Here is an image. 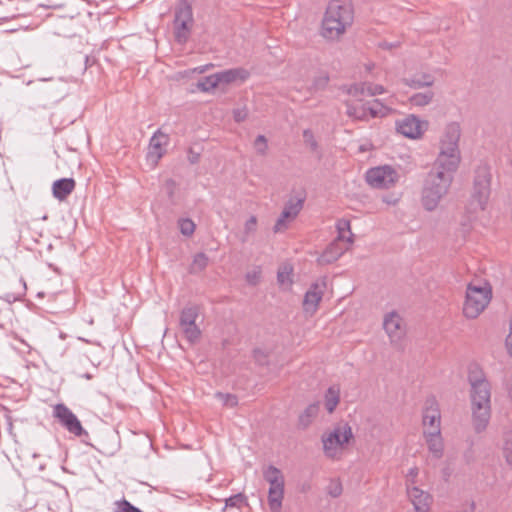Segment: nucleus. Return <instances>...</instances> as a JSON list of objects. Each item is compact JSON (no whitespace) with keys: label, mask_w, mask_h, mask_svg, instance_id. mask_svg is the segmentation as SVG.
<instances>
[{"label":"nucleus","mask_w":512,"mask_h":512,"mask_svg":"<svg viewBox=\"0 0 512 512\" xmlns=\"http://www.w3.org/2000/svg\"><path fill=\"white\" fill-rule=\"evenodd\" d=\"M468 381L469 384L472 385L483 384L486 381V377L482 368L477 364L470 365L468 371Z\"/></svg>","instance_id":"34"},{"label":"nucleus","mask_w":512,"mask_h":512,"mask_svg":"<svg viewBox=\"0 0 512 512\" xmlns=\"http://www.w3.org/2000/svg\"><path fill=\"white\" fill-rule=\"evenodd\" d=\"M216 397L219 398L223 405L227 407L232 408L238 404V398L234 394L218 392L216 393Z\"/></svg>","instance_id":"43"},{"label":"nucleus","mask_w":512,"mask_h":512,"mask_svg":"<svg viewBox=\"0 0 512 512\" xmlns=\"http://www.w3.org/2000/svg\"><path fill=\"white\" fill-rule=\"evenodd\" d=\"M303 203H304V200L303 199H297V200H292L290 199L284 206V209L286 211H289L290 214L292 215V217H297V215L300 213V211L302 210L303 208Z\"/></svg>","instance_id":"40"},{"label":"nucleus","mask_w":512,"mask_h":512,"mask_svg":"<svg viewBox=\"0 0 512 512\" xmlns=\"http://www.w3.org/2000/svg\"><path fill=\"white\" fill-rule=\"evenodd\" d=\"M344 104L346 106V114L348 117L359 121L368 120V116H370L368 103L358 104L350 100H346Z\"/></svg>","instance_id":"23"},{"label":"nucleus","mask_w":512,"mask_h":512,"mask_svg":"<svg viewBox=\"0 0 512 512\" xmlns=\"http://www.w3.org/2000/svg\"><path fill=\"white\" fill-rule=\"evenodd\" d=\"M174 22L194 23L192 6L187 0H179L175 10Z\"/></svg>","instance_id":"26"},{"label":"nucleus","mask_w":512,"mask_h":512,"mask_svg":"<svg viewBox=\"0 0 512 512\" xmlns=\"http://www.w3.org/2000/svg\"><path fill=\"white\" fill-rule=\"evenodd\" d=\"M281 218H283L284 220H292V219H295V217H292V215L290 214L289 211H286L285 209H283L281 215H280Z\"/></svg>","instance_id":"61"},{"label":"nucleus","mask_w":512,"mask_h":512,"mask_svg":"<svg viewBox=\"0 0 512 512\" xmlns=\"http://www.w3.org/2000/svg\"><path fill=\"white\" fill-rule=\"evenodd\" d=\"M218 86L221 84H230L240 79L244 81L248 77V72L243 68H233L215 73Z\"/></svg>","instance_id":"22"},{"label":"nucleus","mask_w":512,"mask_h":512,"mask_svg":"<svg viewBox=\"0 0 512 512\" xmlns=\"http://www.w3.org/2000/svg\"><path fill=\"white\" fill-rule=\"evenodd\" d=\"M131 372L137 374V376L139 378V381H141V382H145L146 381L144 376L141 375L142 372H141V370H140V368H139V366L137 364H133L132 365Z\"/></svg>","instance_id":"58"},{"label":"nucleus","mask_w":512,"mask_h":512,"mask_svg":"<svg viewBox=\"0 0 512 512\" xmlns=\"http://www.w3.org/2000/svg\"><path fill=\"white\" fill-rule=\"evenodd\" d=\"M217 80L218 79L216 78V74L206 76L198 81L197 87L203 92H208L211 89L218 87Z\"/></svg>","instance_id":"37"},{"label":"nucleus","mask_w":512,"mask_h":512,"mask_svg":"<svg viewBox=\"0 0 512 512\" xmlns=\"http://www.w3.org/2000/svg\"><path fill=\"white\" fill-rule=\"evenodd\" d=\"M257 228V218L256 216H251L245 223L244 232L246 235L253 233Z\"/></svg>","instance_id":"50"},{"label":"nucleus","mask_w":512,"mask_h":512,"mask_svg":"<svg viewBox=\"0 0 512 512\" xmlns=\"http://www.w3.org/2000/svg\"><path fill=\"white\" fill-rule=\"evenodd\" d=\"M184 338L190 344H196L200 341L202 332L196 322L179 326Z\"/></svg>","instance_id":"27"},{"label":"nucleus","mask_w":512,"mask_h":512,"mask_svg":"<svg viewBox=\"0 0 512 512\" xmlns=\"http://www.w3.org/2000/svg\"><path fill=\"white\" fill-rule=\"evenodd\" d=\"M423 436L426 440L429 451L434 455L435 458H441L444 451L441 429H437V431L434 432L423 431Z\"/></svg>","instance_id":"18"},{"label":"nucleus","mask_w":512,"mask_h":512,"mask_svg":"<svg viewBox=\"0 0 512 512\" xmlns=\"http://www.w3.org/2000/svg\"><path fill=\"white\" fill-rule=\"evenodd\" d=\"M397 179V172L390 166L371 168L366 173V181L374 188H389Z\"/></svg>","instance_id":"5"},{"label":"nucleus","mask_w":512,"mask_h":512,"mask_svg":"<svg viewBox=\"0 0 512 512\" xmlns=\"http://www.w3.org/2000/svg\"><path fill=\"white\" fill-rule=\"evenodd\" d=\"M198 160H199V155H195V156H193L192 158H190V162H191L192 164L197 163V162H198Z\"/></svg>","instance_id":"62"},{"label":"nucleus","mask_w":512,"mask_h":512,"mask_svg":"<svg viewBox=\"0 0 512 512\" xmlns=\"http://www.w3.org/2000/svg\"><path fill=\"white\" fill-rule=\"evenodd\" d=\"M254 148L259 155H266L268 144L267 139L264 135H258L254 140Z\"/></svg>","instance_id":"44"},{"label":"nucleus","mask_w":512,"mask_h":512,"mask_svg":"<svg viewBox=\"0 0 512 512\" xmlns=\"http://www.w3.org/2000/svg\"><path fill=\"white\" fill-rule=\"evenodd\" d=\"M176 182L173 179H167L164 183L165 191L170 200L174 198L175 190H176Z\"/></svg>","instance_id":"51"},{"label":"nucleus","mask_w":512,"mask_h":512,"mask_svg":"<svg viewBox=\"0 0 512 512\" xmlns=\"http://www.w3.org/2000/svg\"><path fill=\"white\" fill-rule=\"evenodd\" d=\"M336 228L338 231L337 240L344 241L346 240L349 243L353 242V234L351 233L350 221L346 219H340L337 221Z\"/></svg>","instance_id":"33"},{"label":"nucleus","mask_w":512,"mask_h":512,"mask_svg":"<svg viewBox=\"0 0 512 512\" xmlns=\"http://www.w3.org/2000/svg\"><path fill=\"white\" fill-rule=\"evenodd\" d=\"M38 92L46 100L58 102L65 96V86L61 80H57L55 82L42 80L38 85Z\"/></svg>","instance_id":"12"},{"label":"nucleus","mask_w":512,"mask_h":512,"mask_svg":"<svg viewBox=\"0 0 512 512\" xmlns=\"http://www.w3.org/2000/svg\"><path fill=\"white\" fill-rule=\"evenodd\" d=\"M352 428L348 423H340L334 429L322 435L323 452L330 459H339L346 444L353 439Z\"/></svg>","instance_id":"3"},{"label":"nucleus","mask_w":512,"mask_h":512,"mask_svg":"<svg viewBox=\"0 0 512 512\" xmlns=\"http://www.w3.org/2000/svg\"><path fill=\"white\" fill-rule=\"evenodd\" d=\"M329 80L330 78L328 74H322L318 77H315L313 80V88L315 90H324L327 87Z\"/></svg>","instance_id":"47"},{"label":"nucleus","mask_w":512,"mask_h":512,"mask_svg":"<svg viewBox=\"0 0 512 512\" xmlns=\"http://www.w3.org/2000/svg\"><path fill=\"white\" fill-rule=\"evenodd\" d=\"M492 298V289L488 283L477 286L470 283L467 286L463 306V314L468 319H476L488 306Z\"/></svg>","instance_id":"2"},{"label":"nucleus","mask_w":512,"mask_h":512,"mask_svg":"<svg viewBox=\"0 0 512 512\" xmlns=\"http://www.w3.org/2000/svg\"><path fill=\"white\" fill-rule=\"evenodd\" d=\"M343 488L342 484L339 480H331L328 487H327V493L333 497L337 498L342 494Z\"/></svg>","instance_id":"45"},{"label":"nucleus","mask_w":512,"mask_h":512,"mask_svg":"<svg viewBox=\"0 0 512 512\" xmlns=\"http://www.w3.org/2000/svg\"><path fill=\"white\" fill-rule=\"evenodd\" d=\"M491 193V172L487 165H480L475 170L472 203H476L480 210H485Z\"/></svg>","instance_id":"4"},{"label":"nucleus","mask_w":512,"mask_h":512,"mask_svg":"<svg viewBox=\"0 0 512 512\" xmlns=\"http://www.w3.org/2000/svg\"><path fill=\"white\" fill-rule=\"evenodd\" d=\"M248 117V110L246 108H238L233 110V118L235 122L241 123Z\"/></svg>","instance_id":"49"},{"label":"nucleus","mask_w":512,"mask_h":512,"mask_svg":"<svg viewBox=\"0 0 512 512\" xmlns=\"http://www.w3.org/2000/svg\"><path fill=\"white\" fill-rule=\"evenodd\" d=\"M363 87H365V86H364V84H362V82L352 84L347 89V93L349 95L355 97L359 102H362L361 96L365 95Z\"/></svg>","instance_id":"46"},{"label":"nucleus","mask_w":512,"mask_h":512,"mask_svg":"<svg viewBox=\"0 0 512 512\" xmlns=\"http://www.w3.org/2000/svg\"><path fill=\"white\" fill-rule=\"evenodd\" d=\"M402 82L410 88L421 89L431 87L435 82V77L432 74L421 72L414 74L410 78H403Z\"/></svg>","instance_id":"21"},{"label":"nucleus","mask_w":512,"mask_h":512,"mask_svg":"<svg viewBox=\"0 0 512 512\" xmlns=\"http://www.w3.org/2000/svg\"><path fill=\"white\" fill-rule=\"evenodd\" d=\"M54 417L58 419L60 424L64 426L71 434L75 436L87 435V432L83 429L80 421L72 411L60 403L54 406L53 411Z\"/></svg>","instance_id":"7"},{"label":"nucleus","mask_w":512,"mask_h":512,"mask_svg":"<svg viewBox=\"0 0 512 512\" xmlns=\"http://www.w3.org/2000/svg\"><path fill=\"white\" fill-rule=\"evenodd\" d=\"M83 377L87 380H91L93 378V376L90 373H85Z\"/></svg>","instance_id":"63"},{"label":"nucleus","mask_w":512,"mask_h":512,"mask_svg":"<svg viewBox=\"0 0 512 512\" xmlns=\"http://www.w3.org/2000/svg\"><path fill=\"white\" fill-rule=\"evenodd\" d=\"M362 84H364L365 87H363L364 89V93L369 95V96H373L372 95V91L373 89L371 87H373V83H370V82H362Z\"/></svg>","instance_id":"60"},{"label":"nucleus","mask_w":512,"mask_h":512,"mask_svg":"<svg viewBox=\"0 0 512 512\" xmlns=\"http://www.w3.org/2000/svg\"><path fill=\"white\" fill-rule=\"evenodd\" d=\"M326 289V280L322 279L321 282H315L311 284L309 289L304 295L303 299V310L310 315H313L319 306L320 301L324 295Z\"/></svg>","instance_id":"9"},{"label":"nucleus","mask_w":512,"mask_h":512,"mask_svg":"<svg viewBox=\"0 0 512 512\" xmlns=\"http://www.w3.org/2000/svg\"><path fill=\"white\" fill-rule=\"evenodd\" d=\"M435 93L431 90L415 93L409 98V103L413 106L423 107L429 105L434 99Z\"/></svg>","instance_id":"32"},{"label":"nucleus","mask_w":512,"mask_h":512,"mask_svg":"<svg viewBox=\"0 0 512 512\" xmlns=\"http://www.w3.org/2000/svg\"><path fill=\"white\" fill-rule=\"evenodd\" d=\"M461 128L457 122L449 123L440 143V152L424 182L421 202L425 210L434 211L445 197L460 164L458 142Z\"/></svg>","instance_id":"1"},{"label":"nucleus","mask_w":512,"mask_h":512,"mask_svg":"<svg viewBox=\"0 0 512 512\" xmlns=\"http://www.w3.org/2000/svg\"><path fill=\"white\" fill-rule=\"evenodd\" d=\"M39 6L48 9H57L62 7L63 5L58 0H44L39 3Z\"/></svg>","instance_id":"53"},{"label":"nucleus","mask_w":512,"mask_h":512,"mask_svg":"<svg viewBox=\"0 0 512 512\" xmlns=\"http://www.w3.org/2000/svg\"><path fill=\"white\" fill-rule=\"evenodd\" d=\"M422 423L424 431L434 432L441 429V412L435 397H428L424 403Z\"/></svg>","instance_id":"8"},{"label":"nucleus","mask_w":512,"mask_h":512,"mask_svg":"<svg viewBox=\"0 0 512 512\" xmlns=\"http://www.w3.org/2000/svg\"><path fill=\"white\" fill-rule=\"evenodd\" d=\"M509 396H510V398H511V400H512V386H511V388H510V390H509Z\"/></svg>","instance_id":"64"},{"label":"nucleus","mask_w":512,"mask_h":512,"mask_svg":"<svg viewBox=\"0 0 512 512\" xmlns=\"http://www.w3.org/2000/svg\"><path fill=\"white\" fill-rule=\"evenodd\" d=\"M407 493L417 512H428L431 503V496L418 487H410L407 484Z\"/></svg>","instance_id":"14"},{"label":"nucleus","mask_w":512,"mask_h":512,"mask_svg":"<svg viewBox=\"0 0 512 512\" xmlns=\"http://www.w3.org/2000/svg\"><path fill=\"white\" fill-rule=\"evenodd\" d=\"M303 138L305 144L310 148L312 152H316L319 148L318 142L314 137L312 130L305 129L303 131Z\"/></svg>","instance_id":"42"},{"label":"nucleus","mask_w":512,"mask_h":512,"mask_svg":"<svg viewBox=\"0 0 512 512\" xmlns=\"http://www.w3.org/2000/svg\"><path fill=\"white\" fill-rule=\"evenodd\" d=\"M350 25L344 24L340 20L331 15L327 10L322 20V36L329 40L338 39L345 33L347 27Z\"/></svg>","instance_id":"10"},{"label":"nucleus","mask_w":512,"mask_h":512,"mask_svg":"<svg viewBox=\"0 0 512 512\" xmlns=\"http://www.w3.org/2000/svg\"><path fill=\"white\" fill-rule=\"evenodd\" d=\"M340 400L339 386H329L325 394V408L329 413H332Z\"/></svg>","instance_id":"30"},{"label":"nucleus","mask_w":512,"mask_h":512,"mask_svg":"<svg viewBox=\"0 0 512 512\" xmlns=\"http://www.w3.org/2000/svg\"><path fill=\"white\" fill-rule=\"evenodd\" d=\"M208 257L205 253H197L194 256L193 263L191 266L192 272L203 271L208 265Z\"/></svg>","instance_id":"38"},{"label":"nucleus","mask_w":512,"mask_h":512,"mask_svg":"<svg viewBox=\"0 0 512 512\" xmlns=\"http://www.w3.org/2000/svg\"><path fill=\"white\" fill-rule=\"evenodd\" d=\"M472 416L475 431L481 433L488 426L491 417V407L481 405L479 408L472 407Z\"/></svg>","instance_id":"20"},{"label":"nucleus","mask_w":512,"mask_h":512,"mask_svg":"<svg viewBox=\"0 0 512 512\" xmlns=\"http://www.w3.org/2000/svg\"><path fill=\"white\" fill-rule=\"evenodd\" d=\"M383 327L392 343H397L405 335L402 318L396 312L385 316Z\"/></svg>","instance_id":"11"},{"label":"nucleus","mask_w":512,"mask_h":512,"mask_svg":"<svg viewBox=\"0 0 512 512\" xmlns=\"http://www.w3.org/2000/svg\"><path fill=\"white\" fill-rule=\"evenodd\" d=\"M192 26L193 23L174 22L175 40L180 44L186 43L190 36Z\"/></svg>","instance_id":"28"},{"label":"nucleus","mask_w":512,"mask_h":512,"mask_svg":"<svg viewBox=\"0 0 512 512\" xmlns=\"http://www.w3.org/2000/svg\"><path fill=\"white\" fill-rule=\"evenodd\" d=\"M503 452L507 463L512 467V437L506 440Z\"/></svg>","instance_id":"52"},{"label":"nucleus","mask_w":512,"mask_h":512,"mask_svg":"<svg viewBox=\"0 0 512 512\" xmlns=\"http://www.w3.org/2000/svg\"><path fill=\"white\" fill-rule=\"evenodd\" d=\"M369 114L372 118L376 117H384L388 115L390 112V108L383 105L378 99L373 100L371 103H368Z\"/></svg>","instance_id":"35"},{"label":"nucleus","mask_w":512,"mask_h":512,"mask_svg":"<svg viewBox=\"0 0 512 512\" xmlns=\"http://www.w3.org/2000/svg\"><path fill=\"white\" fill-rule=\"evenodd\" d=\"M270 484L269 489H279L284 490V478L280 480H276L273 482H268Z\"/></svg>","instance_id":"57"},{"label":"nucleus","mask_w":512,"mask_h":512,"mask_svg":"<svg viewBox=\"0 0 512 512\" xmlns=\"http://www.w3.org/2000/svg\"><path fill=\"white\" fill-rule=\"evenodd\" d=\"M373 89L372 91V95L375 96V95H378V94H382L385 92V89L382 85H379V84H373V87H371Z\"/></svg>","instance_id":"59"},{"label":"nucleus","mask_w":512,"mask_h":512,"mask_svg":"<svg viewBox=\"0 0 512 512\" xmlns=\"http://www.w3.org/2000/svg\"><path fill=\"white\" fill-rule=\"evenodd\" d=\"M263 476L267 482H273V481L280 480V479L284 478L281 470L273 465H269L263 471Z\"/></svg>","instance_id":"39"},{"label":"nucleus","mask_w":512,"mask_h":512,"mask_svg":"<svg viewBox=\"0 0 512 512\" xmlns=\"http://www.w3.org/2000/svg\"><path fill=\"white\" fill-rule=\"evenodd\" d=\"M397 131L405 137L415 139L421 136V123L417 117L410 115L397 122Z\"/></svg>","instance_id":"15"},{"label":"nucleus","mask_w":512,"mask_h":512,"mask_svg":"<svg viewBox=\"0 0 512 512\" xmlns=\"http://www.w3.org/2000/svg\"><path fill=\"white\" fill-rule=\"evenodd\" d=\"M168 140V135L162 133L160 130L154 133L150 139L148 155L149 157L155 158V163H157L158 160L164 155L165 150L163 149V146L167 145Z\"/></svg>","instance_id":"17"},{"label":"nucleus","mask_w":512,"mask_h":512,"mask_svg":"<svg viewBox=\"0 0 512 512\" xmlns=\"http://www.w3.org/2000/svg\"><path fill=\"white\" fill-rule=\"evenodd\" d=\"M178 224L181 233L185 236H191L195 231V224L189 218L180 219Z\"/></svg>","instance_id":"41"},{"label":"nucleus","mask_w":512,"mask_h":512,"mask_svg":"<svg viewBox=\"0 0 512 512\" xmlns=\"http://www.w3.org/2000/svg\"><path fill=\"white\" fill-rule=\"evenodd\" d=\"M284 498V490L269 489L268 491V504L272 512H280L282 501Z\"/></svg>","instance_id":"31"},{"label":"nucleus","mask_w":512,"mask_h":512,"mask_svg":"<svg viewBox=\"0 0 512 512\" xmlns=\"http://www.w3.org/2000/svg\"><path fill=\"white\" fill-rule=\"evenodd\" d=\"M252 358L256 366L267 371L277 367L281 361L278 348L275 345L254 348Z\"/></svg>","instance_id":"6"},{"label":"nucleus","mask_w":512,"mask_h":512,"mask_svg":"<svg viewBox=\"0 0 512 512\" xmlns=\"http://www.w3.org/2000/svg\"><path fill=\"white\" fill-rule=\"evenodd\" d=\"M76 182L73 178L56 180L52 185L53 196L59 201H64L75 189Z\"/></svg>","instance_id":"19"},{"label":"nucleus","mask_w":512,"mask_h":512,"mask_svg":"<svg viewBox=\"0 0 512 512\" xmlns=\"http://www.w3.org/2000/svg\"><path fill=\"white\" fill-rule=\"evenodd\" d=\"M199 316V307L197 305H188L180 312L179 326L196 322Z\"/></svg>","instance_id":"29"},{"label":"nucleus","mask_w":512,"mask_h":512,"mask_svg":"<svg viewBox=\"0 0 512 512\" xmlns=\"http://www.w3.org/2000/svg\"><path fill=\"white\" fill-rule=\"evenodd\" d=\"M491 392L488 386H472L471 399L472 407L490 406Z\"/></svg>","instance_id":"25"},{"label":"nucleus","mask_w":512,"mask_h":512,"mask_svg":"<svg viewBox=\"0 0 512 512\" xmlns=\"http://www.w3.org/2000/svg\"><path fill=\"white\" fill-rule=\"evenodd\" d=\"M246 501L242 493L235 494L226 500V507H240Z\"/></svg>","instance_id":"48"},{"label":"nucleus","mask_w":512,"mask_h":512,"mask_svg":"<svg viewBox=\"0 0 512 512\" xmlns=\"http://www.w3.org/2000/svg\"><path fill=\"white\" fill-rule=\"evenodd\" d=\"M260 273L259 272H248L246 274V280L251 285H256L259 281Z\"/></svg>","instance_id":"55"},{"label":"nucleus","mask_w":512,"mask_h":512,"mask_svg":"<svg viewBox=\"0 0 512 512\" xmlns=\"http://www.w3.org/2000/svg\"><path fill=\"white\" fill-rule=\"evenodd\" d=\"M331 15H333L336 20H340L344 24L352 25L353 23V9L351 5L346 3H341L340 0H332L327 9Z\"/></svg>","instance_id":"13"},{"label":"nucleus","mask_w":512,"mask_h":512,"mask_svg":"<svg viewBox=\"0 0 512 512\" xmlns=\"http://www.w3.org/2000/svg\"><path fill=\"white\" fill-rule=\"evenodd\" d=\"M319 413L318 404H310L306 409L299 415L296 428L301 431L307 430L313 421L316 419Z\"/></svg>","instance_id":"24"},{"label":"nucleus","mask_w":512,"mask_h":512,"mask_svg":"<svg viewBox=\"0 0 512 512\" xmlns=\"http://www.w3.org/2000/svg\"><path fill=\"white\" fill-rule=\"evenodd\" d=\"M287 229V223H286V220H284L283 218H281L279 216V218L277 219L274 227H273V231L274 233H279V232H282L284 230Z\"/></svg>","instance_id":"54"},{"label":"nucleus","mask_w":512,"mask_h":512,"mask_svg":"<svg viewBox=\"0 0 512 512\" xmlns=\"http://www.w3.org/2000/svg\"><path fill=\"white\" fill-rule=\"evenodd\" d=\"M292 271H293L292 267H290L288 265H284L279 268V270L277 272V281H278L279 285H281V286H291L292 285V283H293V280L291 278Z\"/></svg>","instance_id":"36"},{"label":"nucleus","mask_w":512,"mask_h":512,"mask_svg":"<svg viewBox=\"0 0 512 512\" xmlns=\"http://www.w3.org/2000/svg\"><path fill=\"white\" fill-rule=\"evenodd\" d=\"M418 475V468H411L407 474V484L410 482L411 484L415 483V478Z\"/></svg>","instance_id":"56"},{"label":"nucleus","mask_w":512,"mask_h":512,"mask_svg":"<svg viewBox=\"0 0 512 512\" xmlns=\"http://www.w3.org/2000/svg\"><path fill=\"white\" fill-rule=\"evenodd\" d=\"M347 250L342 246V241L335 239L331 242L323 253L318 257L317 262L319 265H328L337 261Z\"/></svg>","instance_id":"16"}]
</instances>
